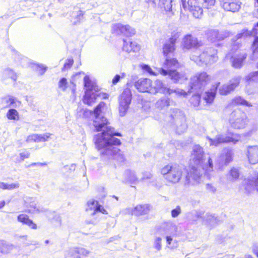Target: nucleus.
<instances>
[{"mask_svg":"<svg viewBox=\"0 0 258 258\" xmlns=\"http://www.w3.org/2000/svg\"><path fill=\"white\" fill-rule=\"evenodd\" d=\"M120 78L121 77L119 75H116L112 80V84L115 85L119 81Z\"/></svg>","mask_w":258,"mask_h":258,"instance_id":"63","label":"nucleus"},{"mask_svg":"<svg viewBox=\"0 0 258 258\" xmlns=\"http://www.w3.org/2000/svg\"><path fill=\"white\" fill-rule=\"evenodd\" d=\"M74 63V60L73 59H68L67 60V61L64 63L63 67L62 68L61 70L62 71H66L69 69L71 68V67L72 66L73 64Z\"/></svg>","mask_w":258,"mask_h":258,"instance_id":"53","label":"nucleus"},{"mask_svg":"<svg viewBox=\"0 0 258 258\" xmlns=\"http://www.w3.org/2000/svg\"><path fill=\"white\" fill-rule=\"evenodd\" d=\"M200 97L199 94L193 95L190 98V102L194 106H198L200 104Z\"/></svg>","mask_w":258,"mask_h":258,"instance_id":"52","label":"nucleus"},{"mask_svg":"<svg viewBox=\"0 0 258 258\" xmlns=\"http://www.w3.org/2000/svg\"><path fill=\"white\" fill-rule=\"evenodd\" d=\"M6 116L10 120H18L19 119L18 112L14 109H10L7 113Z\"/></svg>","mask_w":258,"mask_h":258,"instance_id":"41","label":"nucleus"},{"mask_svg":"<svg viewBox=\"0 0 258 258\" xmlns=\"http://www.w3.org/2000/svg\"><path fill=\"white\" fill-rule=\"evenodd\" d=\"M152 81L149 79L141 78L136 82L135 86L136 88L142 92H149L151 86Z\"/></svg>","mask_w":258,"mask_h":258,"instance_id":"18","label":"nucleus"},{"mask_svg":"<svg viewBox=\"0 0 258 258\" xmlns=\"http://www.w3.org/2000/svg\"><path fill=\"white\" fill-rule=\"evenodd\" d=\"M181 213V209L179 206H177L176 208L171 211V216L173 218L177 217Z\"/></svg>","mask_w":258,"mask_h":258,"instance_id":"57","label":"nucleus"},{"mask_svg":"<svg viewBox=\"0 0 258 258\" xmlns=\"http://www.w3.org/2000/svg\"><path fill=\"white\" fill-rule=\"evenodd\" d=\"M251 34V32H248L247 30H243L242 32L237 35V39L245 37Z\"/></svg>","mask_w":258,"mask_h":258,"instance_id":"58","label":"nucleus"},{"mask_svg":"<svg viewBox=\"0 0 258 258\" xmlns=\"http://www.w3.org/2000/svg\"><path fill=\"white\" fill-rule=\"evenodd\" d=\"M178 66L179 63L176 59L170 58L169 57L166 58L165 61L163 64L164 69H167L166 70H175Z\"/></svg>","mask_w":258,"mask_h":258,"instance_id":"30","label":"nucleus"},{"mask_svg":"<svg viewBox=\"0 0 258 258\" xmlns=\"http://www.w3.org/2000/svg\"><path fill=\"white\" fill-rule=\"evenodd\" d=\"M252 53L250 56L252 60L258 58V37H256L252 45Z\"/></svg>","mask_w":258,"mask_h":258,"instance_id":"38","label":"nucleus"},{"mask_svg":"<svg viewBox=\"0 0 258 258\" xmlns=\"http://www.w3.org/2000/svg\"><path fill=\"white\" fill-rule=\"evenodd\" d=\"M152 177V174L150 172H146L143 173V176L142 178L143 180L151 179Z\"/></svg>","mask_w":258,"mask_h":258,"instance_id":"61","label":"nucleus"},{"mask_svg":"<svg viewBox=\"0 0 258 258\" xmlns=\"http://www.w3.org/2000/svg\"><path fill=\"white\" fill-rule=\"evenodd\" d=\"M177 37L173 36L168 40H166L163 46V53L164 55L168 57L169 53H172L175 50V43Z\"/></svg>","mask_w":258,"mask_h":258,"instance_id":"19","label":"nucleus"},{"mask_svg":"<svg viewBox=\"0 0 258 258\" xmlns=\"http://www.w3.org/2000/svg\"><path fill=\"white\" fill-rule=\"evenodd\" d=\"M243 184L245 190L249 192L252 189L255 188L258 191V174L253 179H245L244 180Z\"/></svg>","mask_w":258,"mask_h":258,"instance_id":"25","label":"nucleus"},{"mask_svg":"<svg viewBox=\"0 0 258 258\" xmlns=\"http://www.w3.org/2000/svg\"><path fill=\"white\" fill-rule=\"evenodd\" d=\"M182 6L184 10L191 12L196 18H199L203 14V9L198 0H188L187 3L182 0Z\"/></svg>","mask_w":258,"mask_h":258,"instance_id":"10","label":"nucleus"},{"mask_svg":"<svg viewBox=\"0 0 258 258\" xmlns=\"http://www.w3.org/2000/svg\"><path fill=\"white\" fill-rule=\"evenodd\" d=\"M217 86L211 90L210 92H206L203 96L204 100L207 103H211L215 97V89Z\"/></svg>","mask_w":258,"mask_h":258,"instance_id":"37","label":"nucleus"},{"mask_svg":"<svg viewBox=\"0 0 258 258\" xmlns=\"http://www.w3.org/2000/svg\"><path fill=\"white\" fill-rule=\"evenodd\" d=\"M164 71L166 72V74L162 75L164 76L168 75L170 79L175 83L187 79L184 73H179L176 70H166L164 69Z\"/></svg>","mask_w":258,"mask_h":258,"instance_id":"21","label":"nucleus"},{"mask_svg":"<svg viewBox=\"0 0 258 258\" xmlns=\"http://www.w3.org/2000/svg\"><path fill=\"white\" fill-rule=\"evenodd\" d=\"M113 31L117 34H123L126 36H131L135 34V30L130 25H123L121 24H115L112 26Z\"/></svg>","mask_w":258,"mask_h":258,"instance_id":"14","label":"nucleus"},{"mask_svg":"<svg viewBox=\"0 0 258 258\" xmlns=\"http://www.w3.org/2000/svg\"><path fill=\"white\" fill-rule=\"evenodd\" d=\"M132 100L131 91L130 89H125L119 98V113L123 116L126 113Z\"/></svg>","mask_w":258,"mask_h":258,"instance_id":"9","label":"nucleus"},{"mask_svg":"<svg viewBox=\"0 0 258 258\" xmlns=\"http://www.w3.org/2000/svg\"><path fill=\"white\" fill-rule=\"evenodd\" d=\"M139 67L144 71L148 73L150 75L156 76L159 74L165 75L166 72L163 68H155V70L153 71L149 66L144 63L139 65Z\"/></svg>","mask_w":258,"mask_h":258,"instance_id":"27","label":"nucleus"},{"mask_svg":"<svg viewBox=\"0 0 258 258\" xmlns=\"http://www.w3.org/2000/svg\"><path fill=\"white\" fill-rule=\"evenodd\" d=\"M184 168L177 164H169L161 169V173L166 181L169 183L176 184L180 180Z\"/></svg>","mask_w":258,"mask_h":258,"instance_id":"4","label":"nucleus"},{"mask_svg":"<svg viewBox=\"0 0 258 258\" xmlns=\"http://www.w3.org/2000/svg\"><path fill=\"white\" fill-rule=\"evenodd\" d=\"M233 120H231V124L233 127L240 129L244 127L247 123V117L245 113L240 110H236L231 114Z\"/></svg>","mask_w":258,"mask_h":258,"instance_id":"11","label":"nucleus"},{"mask_svg":"<svg viewBox=\"0 0 258 258\" xmlns=\"http://www.w3.org/2000/svg\"><path fill=\"white\" fill-rule=\"evenodd\" d=\"M232 103L235 105H242L247 106H250V104L247 101L243 99L240 96H236L232 99Z\"/></svg>","mask_w":258,"mask_h":258,"instance_id":"44","label":"nucleus"},{"mask_svg":"<svg viewBox=\"0 0 258 258\" xmlns=\"http://www.w3.org/2000/svg\"><path fill=\"white\" fill-rule=\"evenodd\" d=\"M168 91H170L169 90V88L167 87L161 81L157 80L153 84H151L149 93L152 94L160 93L164 94H167Z\"/></svg>","mask_w":258,"mask_h":258,"instance_id":"17","label":"nucleus"},{"mask_svg":"<svg viewBox=\"0 0 258 258\" xmlns=\"http://www.w3.org/2000/svg\"><path fill=\"white\" fill-rule=\"evenodd\" d=\"M3 101L6 104L7 107H18L21 105V102L16 98L8 96L3 98Z\"/></svg>","mask_w":258,"mask_h":258,"instance_id":"32","label":"nucleus"},{"mask_svg":"<svg viewBox=\"0 0 258 258\" xmlns=\"http://www.w3.org/2000/svg\"><path fill=\"white\" fill-rule=\"evenodd\" d=\"M206 188L208 190L214 192L216 190V188L212 184H207L206 185Z\"/></svg>","mask_w":258,"mask_h":258,"instance_id":"62","label":"nucleus"},{"mask_svg":"<svg viewBox=\"0 0 258 258\" xmlns=\"http://www.w3.org/2000/svg\"><path fill=\"white\" fill-rule=\"evenodd\" d=\"M140 49V46L135 42L124 40L122 50L128 53L137 52Z\"/></svg>","mask_w":258,"mask_h":258,"instance_id":"26","label":"nucleus"},{"mask_svg":"<svg viewBox=\"0 0 258 258\" xmlns=\"http://www.w3.org/2000/svg\"><path fill=\"white\" fill-rule=\"evenodd\" d=\"M246 155L251 164L258 163V146H249L247 147Z\"/></svg>","mask_w":258,"mask_h":258,"instance_id":"15","label":"nucleus"},{"mask_svg":"<svg viewBox=\"0 0 258 258\" xmlns=\"http://www.w3.org/2000/svg\"><path fill=\"white\" fill-rule=\"evenodd\" d=\"M204 222L208 226L212 227L218 223V219L214 215L207 214L204 217Z\"/></svg>","mask_w":258,"mask_h":258,"instance_id":"34","label":"nucleus"},{"mask_svg":"<svg viewBox=\"0 0 258 258\" xmlns=\"http://www.w3.org/2000/svg\"><path fill=\"white\" fill-rule=\"evenodd\" d=\"M247 54L245 53L236 54L230 57V61L232 66L235 69H240L243 66V62L246 58Z\"/></svg>","mask_w":258,"mask_h":258,"instance_id":"22","label":"nucleus"},{"mask_svg":"<svg viewBox=\"0 0 258 258\" xmlns=\"http://www.w3.org/2000/svg\"><path fill=\"white\" fill-rule=\"evenodd\" d=\"M204 2V7L209 9L210 7L213 6L215 3V0H203Z\"/></svg>","mask_w":258,"mask_h":258,"instance_id":"59","label":"nucleus"},{"mask_svg":"<svg viewBox=\"0 0 258 258\" xmlns=\"http://www.w3.org/2000/svg\"><path fill=\"white\" fill-rule=\"evenodd\" d=\"M244 80L247 83L251 82H258V71L250 73L245 76Z\"/></svg>","mask_w":258,"mask_h":258,"instance_id":"39","label":"nucleus"},{"mask_svg":"<svg viewBox=\"0 0 258 258\" xmlns=\"http://www.w3.org/2000/svg\"><path fill=\"white\" fill-rule=\"evenodd\" d=\"M109 139L107 141L108 143L104 145L102 148H97L98 150L104 158L116 160L120 163L123 162L125 161V157L123 153L117 147L113 146V145H119L120 140L114 137Z\"/></svg>","mask_w":258,"mask_h":258,"instance_id":"3","label":"nucleus"},{"mask_svg":"<svg viewBox=\"0 0 258 258\" xmlns=\"http://www.w3.org/2000/svg\"><path fill=\"white\" fill-rule=\"evenodd\" d=\"M67 81L64 78L60 79L58 82V87L62 90L65 91L67 88Z\"/></svg>","mask_w":258,"mask_h":258,"instance_id":"51","label":"nucleus"},{"mask_svg":"<svg viewBox=\"0 0 258 258\" xmlns=\"http://www.w3.org/2000/svg\"><path fill=\"white\" fill-rule=\"evenodd\" d=\"M241 3L239 0H224L222 6L223 9L227 11L236 12L241 8Z\"/></svg>","mask_w":258,"mask_h":258,"instance_id":"16","label":"nucleus"},{"mask_svg":"<svg viewBox=\"0 0 258 258\" xmlns=\"http://www.w3.org/2000/svg\"><path fill=\"white\" fill-rule=\"evenodd\" d=\"M152 207L149 204L138 205L132 210V214L141 216L147 214L152 210Z\"/></svg>","mask_w":258,"mask_h":258,"instance_id":"23","label":"nucleus"},{"mask_svg":"<svg viewBox=\"0 0 258 258\" xmlns=\"http://www.w3.org/2000/svg\"><path fill=\"white\" fill-rule=\"evenodd\" d=\"M97 98L100 99H106L108 98V95L105 93L99 92L94 90H86L84 97V102L88 105H92L95 102Z\"/></svg>","mask_w":258,"mask_h":258,"instance_id":"12","label":"nucleus"},{"mask_svg":"<svg viewBox=\"0 0 258 258\" xmlns=\"http://www.w3.org/2000/svg\"><path fill=\"white\" fill-rule=\"evenodd\" d=\"M18 220L19 222L28 225L32 229H36L37 228L36 224L34 223L32 220L30 219L28 216L26 214H22L19 215L18 216Z\"/></svg>","mask_w":258,"mask_h":258,"instance_id":"31","label":"nucleus"},{"mask_svg":"<svg viewBox=\"0 0 258 258\" xmlns=\"http://www.w3.org/2000/svg\"><path fill=\"white\" fill-rule=\"evenodd\" d=\"M239 176V172L238 169L236 168H232L230 172V176L231 180H235L237 179Z\"/></svg>","mask_w":258,"mask_h":258,"instance_id":"49","label":"nucleus"},{"mask_svg":"<svg viewBox=\"0 0 258 258\" xmlns=\"http://www.w3.org/2000/svg\"><path fill=\"white\" fill-rule=\"evenodd\" d=\"M83 15H84V14H83V12L82 11H79L78 12L77 15L76 16V18L75 19H76V20H75L73 22V24L74 25H76L78 23H80L83 18Z\"/></svg>","mask_w":258,"mask_h":258,"instance_id":"55","label":"nucleus"},{"mask_svg":"<svg viewBox=\"0 0 258 258\" xmlns=\"http://www.w3.org/2000/svg\"><path fill=\"white\" fill-rule=\"evenodd\" d=\"M97 212H101V213H103L104 214H108L107 212L104 208V207L103 206H102L101 205H99V204H98V206H97L96 207V210L94 211V212L93 213L92 215L95 214Z\"/></svg>","mask_w":258,"mask_h":258,"instance_id":"56","label":"nucleus"},{"mask_svg":"<svg viewBox=\"0 0 258 258\" xmlns=\"http://www.w3.org/2000/svg\"><path fill=\"white\" fill-rule=\"evenodd\" d=\"M233 153L229 149H224L220 157L221 160L225 164H228L232 161Z\"/></svg>","mask_w":258,"mask_h":258,"instance_id":"33","label":"nucleus"},{"mask_svg":"<svg viewBox=\"0 0 258 258\" xmlns=\"http://www.w3.org/2000/svg\"><path fill=\"white\" fill-rule=\"evenodd\" d=\"M89 250L82 247H76L71 249L70 253L76 258H80L82 256H87L89 254Z\"/></svg>","mask_w":258,"mask_h":258,"instance_id":"28","label":"nucleus"},{"mask_svg":"<svg viewBox=\"0 0 258 258\" xmlns=\"http://www.w3.org/2000/svg\"><path fill=\"white\" fill-rule=\"evenodd\" d=\"M13 246L10 244H7L3 241H0V251L2 253H7L12 250Z\"/></svg>","mask_w":258,"mask_h":258,"instance_id":"43","label":"nucleus"},{"mask_svg":"<svg viewBox=\"0 0 258 258\" xmlns=\"http://www.w3.org/2000/svg\"><path fill=\"white\" fill-rule=\"evenodd\" d=\"M30 153L26 150H23L20 154L19 156L18 157L17 159V161L18 162H21L23 161L25 159H28L30 157Z\"/></svg>","mask_w":258,"mask_h":258,"instance_id":"46","label":"nucleus"},{"mask_svg":"<svg viewBox=\"0 0 258 258\" xmlns=\"http://www.w3.org/2000/svg\"><path fill=\"white\" fill-rule=\"evenodd\" d=\"M254 8L253 15L255 17L258 18V4H254Z\"/></svg>","mask_w":258,"mask_h":258,"instance_id":"64","label":"nucleus"},{"mask_svg":"<svg viewBox=\"0 0 258 258\" xmlns=\"http://www.w3.org/2000/svg\"><path fill=\"white\" fill-rule=\"evenodd\" d=\"M201 169L206 172H211L213 170V164L211 157L205 155L203 148L197 145L192 148L190 167L185 177L184 184L194 185L199 183L201 176Z\"/></svg>","mask_w":258,"mask_h":258,"instance_id":"1","label":"nucleus"},{"mask_svg":"<svg viewBox=\"0 0 258 258\" xmlns=\"http://www.w3.org/2000/svg\"><path fill=\"white\" fill-rule=\"evenodd\" d=\"M171 100L168 97L160 98L155 103V107L159 110H163L167 108L171 104Z\"/></svg>","mask_w":258,"mask_h":258,"instance_id":"29","label":"nucleus"},{"mask_svg":"<svg viewBox=\"0 0 258 258\" xmlns=\"http://www.w3.org/2000/svg\"><path fill=\"white\" fill-rule=\"evenodd\" d=\"M170 121L176 127L178 134L183 133L187 128L185 117L182 111L177 108H171L170 111Z\"/></svg>","mask_w":258,"mask_h":258,"instance_id":"6","label":"nucleus"},{"mask_svg":"<svg viewBox=\"0 0 258 258\" xmlns=\"http://www.w3.org/2000/svg\"><path fill=\"white\" fill-rule=\"evenodd\" d=\"M207 139L209 142L210 146H217L221 144L228 142L236 143L240 140V137L238 135L233 134L229 135L218 134L213 139L208 137Z\"/></svg>","mask_w":258,"mask_h":258,"instance_id":"8","label":"nucleus"},{"mask_svg":"<svg viewBox=\"0 0 258 258\" xmlns=\"http://www.w3.org/2000/svg\"><path fill=\"white\" fill-rule=\"evenodd\" d=\"M159 5L167 12H170L172 7V0H159Z\"/></svg>","mask_w":258,"mask_h":258,"instance_id":"40","label":"nucleus"},{"mask_svg":"<svg viewBox=\"0 0 258 258\" xmlns=\"http://www.w3.org/2000/svg\"><path fill=\"white\" fill-rule=\"evenodd\" d=\"M2 78L4 80L11 78L13 81H16L17 80V75L13 70L10 69H6L3 73Z\"/></svg>","mask_w":258,"mask_h":258,"instance_id":"35","label":"nucleus"},{"mask_svg":"<svg viewBox=\"0 0 258 258\" xmlns=\"http://www.w3.org/2000/svg\"><path fill=\"white\" fill-rule=\"evenodd\" d=\"M19 186V183L18 182L8 184L3 182H0V188L3 189L12 190L15 188H18Z\"/></svg>","mask_w":258,"mask_h":258,"instance_id":"42","label":"nucleus"},{"mask_svg":"<svg viewBox=\"0 0 258 258\" xmlns=\"http://www.w3.org/2000/svg\"><path fill=\"white\" fill-rule=\"evenodd\" d=\"M208 38L212 42L220 41L229 36L227 32H222L220 33L215 30H210L207 32Z\"/></svg>","mask_w":258,"mask_h":258,"instance_id":"20","label":"nucleus"},{"mask_svg":"<svg viewBox=\"0 0 258 258\" xmlns=\"http://www.w3.org/2000/svg\"><path fill=\"white\" fill-rule=\"evenodd\" d=\"M211 80V76L206 72L197 73L190 79L191 88L195 90H203Z\"/></svg>","mask_w":258,"mask_h":258,"instance_id":"7","label":"nucleus"},{"mask_svg":"<svg viewBox=\"0 0 258 258\" xmlns=\"http://www.w3.org/2000/svg\"><path fill=\"white\" fill-rule=\"evenodd\" d=\"M87 205L90 209H93L95 211L96 207L98 205V203L97 201L91 200L88 202Z\"/></svg>","mask_w":258,"mask_h":258,"instance_id":"54","label":"nucleus"},{"mask_svg":"<svg viewBox=\"0 0 258 258\" xmlns=\"http://www.w3.org/2000/svg\"><path fill=\"white\" fill-rule=\"evenodd\" d=\"M190 59L197 64H212L218 60L217 51L212 47L206 48L199 55L192 54Z\"/></svg>","mask_w":258,"mask_h":258,"instance_id":"5","label":"nucleus"},{"mask_svg":"<svg viewBox=\"0 0 258 258\" xmlns=\"http://www.w3.org/2000/svg\"><path fill=\"white\" fill-rule=\"evenodd\" d=\"M126 174L130 175L131 177L129 178V180L130 181L134 182L137 180V178L136 176H135L134 173L132 172L131 171H126Z\"/></svg>","mask_w":258,"mask_h":258,"instance_id":"60","label":"nucleus"},{"mask_svg":"<svg viewBox=\"0 0 258 258\" xmlns=\"http://www.w3.org/2000/svg\"><path fill=\"white\" fill-rule=\"evenodd\" d=\"M169 90L171 91H168L167 94L168 95H170L173 93L178 96H185L187 95V93L181 89H172L169 88Z\"/></svg>","mask_w":258,"mask_h":258,"instance_id":"47","label":"nucleus"},{"mask_svg":"<svg viewBox=\"0 0 258 258\" xmlns=\"http://www.w3.org/2000/svg\"><path fill=\"white\" fill-rule=\"evenodd\" d=\"M154 247L157 250H161L162 248L161 245V238L160 237H157L155 238L154 241Z\"/></svg>","mask_w":258,"mask_h":258,"instance_id":"50","label":"nucleus"},{"mask_svg":"<svg viewBox=\"0 0 258 258\" xmlns=\"http://www.w3.org/2000/svg\"><path fill=\"white\" fill-rule=\"evenodd\" d=\"M84 86L86 90H91L95 89L94 84L89 79V77L85 76L84 78Z\"/></svg>","mask_w":258,"mask_h":258,"instance_id":"45","label":"nucleus"},{"mask_svg":"<svg viewBox=\"0 0 258 258\" xmlns=\"http://www.w3.org/2000/svg\"><path fill=\"white\" fill-rule=\"evenodd\" d=\"M104 105V103L101 102L94 110L95 118L93 125L97 131H102V133L98 134L94 138L97 148H102L104 145L108 143L107 141L110 139V138H112L114 136H120L119 133L114 132V129L108 125L106 118L102 115L101 108Z\"/></svg>","mask_w":258,"mask_h":258,"instance_id":"2","label":"nucleus"},{"mask_svg":"<svg viewBox=\"0 0 258 258\" xmlns=\"http://www.w3.org/2000/svg\"><path fill=\"white\" fill-rule=\"evenodd\" d=\"M229 87L228 84L223 85L219 88V93L221 95H226L232 92Z\"/></svg>","mask_w":258,"mask_h":258,"instance_id":"48","label":"nucleus"},{"mask_svg":"<svg viewBox=\"0 0 258 258\" xmlns=\"http://www.w3.org/2000/svg\"><path fill=\"white\" fill-rule=\"evenodd\" d=\"M50 134L46 133L44 134H32L29 136L26 140L27 143L32 142H45L50 138Z\"/></svg>","mask_w":258,"mask_h":258,"instance_id":"24","label":"nucleus"},{"mask_svg":"<svg viewBox=\"0 0 258 258\" xmlns=\"http://www.w3.org/2000/svg\"><path fill=\"white\" fill-rule=\"evenodd\" d=\"M241 80L240 76H235L229 81L228 84L232 91H233L239 86Z\"/></svg>","mask_w":258,"mask_h":258,"instance_id":"36","label":"nucleus"},{"mask_svg":"<svg viewBox=\"0 0 258 258\" xmlns=\"http://www.w3.org/2000/svg\"><path fill=\"white\" fill-rule=\"evenodd\" d=\"M182 45L183 48L187 49H197L203 45V43L199 41L197 38L190 35H187L182 39Z\"/></svg>","mask_w":258,"mask_h":258,"instance_id":"13","label":"nucleus"}]
</instances>
